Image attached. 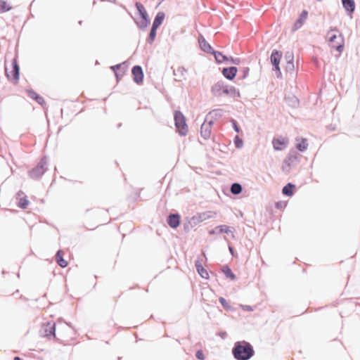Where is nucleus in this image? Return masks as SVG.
Returning a JSON list of instances; mask_svg holds the SVG:
<instances>
[{"label": "nucleus", "instance_id": "obj_20", "mask_svg": "<svg viewBox=\"0 0 360 360\" xmlns=\"http://www.w3.org/2000/svg\"><path fill=\"white\" fill-rule=\"evenodd\" d=\"M194 264L196 271L200 275V276L205 279H209V273L207 270L203 266L200 259L199 258L196 259L194 262Z\"/></svg>", "mask_w": 360, "mask_h": 360}, {"label": "nucleus", "instance_id": "obj_6", "mask_svg": "<svg viewBox=\"0 0 360 360\" xmlns=\"http://www.w3.org/2000/svg\"><path fill=\"white\" fill-rule=\"evenodd\" d=\"M48 158L46 155L43 156L37 165L28 171V176L33 180H39L47 171Z\"/></svg>", "mask_w": 360, "mask_h": 360}, {"label": "nucleus", "instance_id": "obj_50", "mask_svg": "<svg viewBox=\"0 0 360 360\" xmlns=\"http://www.w3.org/2000/svg\"><path fill=\"white\" fill-rule=\"evenodd\" d=\"M294 70H295L294 63H286L285 70L287 72H292Z\"/></svg>", "mask_w": 360, "mask_h": 360}, {"label": "nucleus", "instance_id": "obj_40", "mask_svg": "<svg viewBox=\"0 0 360 360\" xmlns=\"http://www.w3.org/2000/svg\"><path fill=\"white\" fill-rule=\"evenodd\" d=\"M294 53L292 51H287L285 53V59L287 63H294Z\"/></svg>", "mask_w": 360, "mask_h": 360}, {"label": "nucleus", "instance_id": "obj_31", "mask_svg": "<svg viewBox=\"0 0 360 360\" xmlns=\"http://www.w3.org/2000/svg\"><path fill=\"white\" fill-rule=\"evenodd\" d=\"M224 110L221 108H217L212 110L209 112V113L206 115V117L210 116V117H213L214 120H217L219 118L221 117L224 115ZM207 118H205V120Z\"/></svg>", "mask_w": 360, "mask_h": 360}, {"label": "nucleus", "instance_id": "obj_13", "mask_svg": "<svg viewBox=\"0 0 360 360\" xmlns=\"http://www.w3.org/2000/svg\"><path fill=\"white\" fill-rule=\"evenodd\" d=\"M198 44L201 51L206 53H209L214 57L216 56L218 51L215 50L210 44L206 41L205 38L201 34H200L198 37Z\"/></svg>", "mask_w": 360, "mask_h": 360}, {"label": "nucleus", "instance_id": "obj_29", "mask_svg": "<svg viewBox=\"0 0 360 360\" xmlns=\"http://www.w3.org/2000/svg\"><path fill=\"white\" fill-rule=\"evenodd\" d=\"M243 186L238 182H233L231 184L230 191L234 195L240 194L243 191Z\"/></svg>", "mask_w": 360, "mask_h": 360}, {"label": "nucleus", "instance_id": "obj_30", "mask_svg": "<svg viewBox=\"0 0 360 360\" xmlns=\"http://www.w3.org/2000/svg\"><path fill=\"white\" fill-rule=\"evenodd\" d=\"M285 101L288 105L292 108H297L300 105V100L294 95L285 97Z\"/></svg>", "mask_w": 360, "mask_h": 360}, {"label": "nucleus", "instance_id": "obj_35", "mask_svg": "<svg viewBox=\"0 0 360 360\" xmlns=\"http://www.w3.org/2000/svg\"><path fill=\"white\" fill-rule=\"evenodd\" d=\"M229 97L236 98L240 97V91L233 86L229 85Z\"/></svg>", "mask_w": 360, "mask_h": 360}, {"label": "nucleus", "instance_id": "obj_19", "mask_svg": "<svg viewBox=\"0 0 360 360\" xmlns=\"http://www.w3.org/2000/svg\"><path fill=\"white\" fill-rule=\"evenodd\" d=\"M341 3L347 15L351 17L356 8L354 0H341Z\"/></svg>", "mask_w": 360, "mask_h": 360}, {"label": "nucleus", "instance_id": "obj_46", "mask_svg": "<svg viewBox=\"0 0 360 360\" xmlns=\"http://www.w3.org/2000/svg\"><path fill=\"white\" fill-rule=\"evenodd\" d=\"M193 226H190L188 217H186L184 221V230L186 233H188Z\"/></svg>", "mask_w": 360, "mask_h": 360}, {"label": "nucleus", "instance_id": "obj_52", "mask_svg": "<svg viewBox=\"0 0 360 360\" xmlns=\"http://www.w3.org/2000/svg\"><path fill=\"white\" fill-rule=\"evenodd\" d=\"M215 121H216V120H214L213 117H211L210 120H209V122L207 124H205V125H210V128H212V127L214 125Z\"/></svg>", "mask_w": 360, "mask_h": 360}, {"label": "nucleus", "instance_id": "obj_64", "mask_svg": "<svg viewBox=\"0 0 360 360\" xmlns=\"http://www.w3.org/2000/svg\"><path fill=\"white\" fill-rule=\"evenodd\" d=\"M122 357H117V360H121Z\"/></svg>", "mask_w": 360, "mask_h": 360}, {"label": "nucleus", "instance_id": "obj_43", "mask_svg": "<svg viewBox=\"0 0 360 360\" xmlns=\"http://www.w3.org/2000/svg\"><path fill=\"white\" fill-rule=\"evenodd\" d=\"M187 72V70L184 66H180L177 68V70H174L173 74L176 76L177 74H179L180 76H184L185 72Z\"/></svg>", "mask_w": 360, "mask_h": 360}, {"label": "nucleus", "instance_id": "obj_61", "mask_svg": "<svg viewBox=\"0 0 360 360\" xmlns=\"http://www.w3.org/2000/svg\"><path fill=\"white\" fill-rule=\"evenodd\" d=\"M121 126H122V123H119V124H117V128H120Z\"/></svg>", "mask_w": 360, "mask_h": 360}, {"label": "nucleus", "instance_id": "obj_39", "mask_svg": "<svg viewBox=\"0 0 360 360\" xmlns=\"http://www.w3.org/2000/svg\"><path fill=\"white\" fill-rule=\"evenodd\" d=\"M233 143L235 145L236 148L240 149L243 146L244 141L238 135H236L233 138Z\"/></svg>", "mask_w": 360, "mask_h": 360}, {"label": "nucleus", "instance_id": "obj_14", "mask_svg": "<svg viewBox=\"0 0 360 360\" xmlns=\"http://www.w3.org/2000/svg\"><path fill=\"white\" fill-rule=\"evenodd\" d=\"M309 12L307 10L304 9L301 11V13L299 14L297 18L294 22L292 27H291V32H295L299 29H300L304 24L305 23L306 20L308 18Z\"/></svg>", "mask_w": 360, "mask_h": 360}, {"label": "nucleus", "instance_id": "obj_45", "mask_svg": "<svg viewBox=\"0 0 360 360\" xmlns=\"http://www.w3.org/2000/svg\"><path fill=\"white\" fill-rule=\"evenodd\" d=\"M287 205V202L283 200H278L275 202V207L278 210H283Z\"/></svg>", "mask_w": 360, "mask_h": 360}, {"label": "nucleus", "instance_id": "obj_34", "mask_svg": "<svg viewBox=\"0 0 360 360\" xmlns=\"http://www.w3.org/2000/svg\"><path fill=\"white\" fill-rule=\"evenodd\" d=\"M29 204H30V201L27 198V196L24 195L23 197L20 198V199L17 203V205L19 208H20L22 210H25L28 207Z\"/></svg>", "mask_w": 360, "mask_h": 360}, {"label": "nucleus", "instance_id": "obj_9", "mask_svg": "<svg viewBox=\"0 0 360 360\" xmlns=\"http://www.w3.org/2000/svg\"><path fill=\"white\" fill-rule=\"evenodd\" d=\"M211 92L215 97H219L222 95L229 96V84H225L222 80H219L212 86Z\"/></svg>", "mask_w": 360, "mask_h": 360}, {"label": "nucleus", "instance_id": "obj_4", "mask_svg": "<svg viewBox=\"0 0 360 360\" xmlns=\"http://www.w3.org/2000/svg\"><path fill=\"white\" fill-rule=\"evenodd\" d=\"M56 323L53 321H46L41 324L39 330V335L42 338H46L49 340H53L58 343L65 345L62 340L56 337Z\"/></svg>", "mask_w": 360, "mask_h": 360}, {"label": "nucleus", "instance_id": "obj_38", "mask_svg": "<svg viewBox=\"0 0 360 360\" xmlns=\"http://www.w3.org/2000/svg\"><path fill=\"white\" fill-rule=\"evenodd\" d=\"M240 72L241 75L238 77V79L239 80H243L248 77L249 72H250V68L248 67H243V68H240Z\"/></svg>", "mask_w": 360, "mask_h": 360}, {"label": "nucleus", "instance_id": "obj_18", "mask_svg": "<svg viewBox=\"0 0 360 360\" xmlns=\"http://www.w3.org/2000/svg\"><path fill=\"white\" fill-rule=\"evenodd\" d=\"M25 93L28 97H30L31 99H32L35 102H37L43 108H46L47 105H46V102L45 101L44 98L40 94H39L37 92H36L34 89H32V88L27 89L25 90Z\"/></svg>", "mask_w": 360, "mask_h": 360}, {"label": "nucleus", "instance_id": "obj_60", "mask_svg": "<svg viewBox=\"0 0 360 360\" xmlns=\"http://www.w3.org/2000/svg\"><path fill=\"white\" fill-rule=\"evenodd\" d=\"M82 22H83V21H82V20H79V21H78V24H79V25H82Z\"/></svg>", "mask_w": 360, "mask_h": 360}, {"label": "nucleus", "instance_id": "obj_62", "mask_svg": "<svg viewBox=\"0 0 360 360\" xmlns=\"http://www.w3.org/2000/svg\"><path fill=\"white\" fill-rule=\"evenodd\" d=\"M96 0H94V1H93V5H95V4H96Z\"/></svg>", "mask_w": 360, "mask_h": 360}, {"label": "nucleus", "instance_id": "obj_16", "mask_svg": "<svg viewBox=\"0 0 360 360\" xmlns=\"http://www.w3.org/2000/svg\"><path fill=\"white\" fill-rule=\"evenodd\" d=\"M181 221V217L178 212L169 213L166 218L167 224L173 229H176L179 226Z\"/></svg>", "mask_w": 360, "mask_h": 360}, {"label": "nucleus", "instance_id": "obj_27", "mask_svg": "<svg viewBox=\"0 0 360 360\" xmlns=\"http://www.w3.org/2000/svg\"><path fill=\"white\" fill-rule=\"evenodd\" d=\"M221 271L224 274L226 278L229 279L230 281L236 280V275L233 272L232 269L228 264H225L222 266Z\"/></svg>", "mask_w": 360, "mask_h": 360}, {"label": "nucleus", "instance_id": "obj_56", "mask_svg": "<svg viewBox=\"0 0 360 360\" xmlns=\"http://www.w3.org/2000/svg\"><path fill=\"white\" fill-rule=\"evenodd\" d=\"M20 299H21V300H24V301H27V300H28V299H27V297H25V296H23V295H20Z\"/></svg>", "mask_w": 360, "mask_h": 360}, {"label": "nucleus", "instance_id": "obj_1", "mask_svg": "<svg viewBox=\"0 0 360 360\" xmlns=\"http://www.w3.org/2000/svg\"><path fill=\"white\" fill-rule=\"evenodd\" d=\"M236 360H249L255 355L253 346L248 341H237L231 350Z\"/></svg>", "mask_w": 360, "mask_h": 360}, {"label": "nucleus", "instance_id": "obj_57", "mask_svg": "<svg viewBox=\"0 0 360 360\" xmlns=\"http://www.w3.org/2000/svg\"><path fill=\"white\" fill-rule=\"evenodd\" d=\"M13 360H22V359L17 356L13 358Z\"/></svg>", "mask_w": 360, "mask_h": 360}, {"label": "nucleus", "instance_id": "obj_54", "mask_svg": "<svg viewBox=\"0 0 360 360\" xmlns=\"http://www.w3.org/2000/svg\"><path fill=\"white\" fill-rule=\"evenodd\" d=\"M21 195H24V193L20 190L18 192H17V193L15 195L16 198H19L20 199V198H22Z\"/></svg>", "mask_w": 360, "mask_h": 360}, {"label": "nucleus", "instance_id": "obj_17", "mask_svg": "<svg viewBox=\"0 0 360 360\" xmlns=\"http://www.w3.org/2000/svg\"><path fill=\"white\" fill-rule=\"evenodd\" d=\"M219 70L224 77L229 81H233L238 72V68L236 66L224 67Z\"/></svg>", "mask_w": 360, "mask_h": 360}, {"label": "nucleus", "instance_id": "obj_36", "mask_svg": "<svg viewBox=\"0 0 360 360\" xmlns=\"http://www.w3.org/2000/svg\"><path fill=\"white\" fill-rule=\"evenodd\" d=\"M12 9V6H10L6 1L0 0V13H6Z\"/></svg>", "mask_w": 360, "mask_h": 360}, {"label": "nucleus", "instance_id": "obj_42", "mask_svg": "<svg viewBox=\"0 0 360 360\" xmlns=\"http://www.w3.org/2000/svg\"><path fill=\"white\" fill-rule=\"evenodd\" d=\"M272 71L275 72L276 76L278 79H281L283 77L280 65H275L272 66Z\"/></svg>", "mask_w": 360, "mask_h": 360}, {"label": "nucleus", "instance_id": "obj_53", "mask_svg": "<svg viewBox=\"0 0 360 360\" xmlns=\"http://www.w3.org/2000/svg\"><path fill=\"white\" fill-rule=\"evenodd\" d=\"M219 336L221 337L222 339H225L227 336V333L226 331H221L219 333Z\"/></svg>", "mask_w": 360, "mask_h": 360}, {"label": "nucleus", "instance_id": "obj_2", "mask_svg": "<svg viewBox=\"0 0 360 360\" xmlns=\"http://www.w3.org/2000/svg\"><path fill=\"white\" fill-rule=\"evenodd\" d=\"M328 46L339 52L340 55L345 49V38L337 27H330L327 32Z\"/></svg>", "mask_w": 360, "mask_h": 360}, {"label": "nucleus", "instance_id": "obj_55", "mask_svg": "<svg viewBox=\"0 0 360 360\" xmlns=\"http://www.w3.org/2000/svg\"><path fill=\"white\" fill-rule=\"evenodd\" d=\"M65 323H66V325H67V326H68L70 328H71L74 329V327H73V326H72V323H70V322H66Z\"/></svg>", "mask_w": 360, "mask_h": 360}, {"label": "nucleus", "instance_id": "obj_32", "mask_svg": "<svg viewBox=\"0 0 360 360\" xmlns=\"http://www.w3.org/2000/svg\"><path fill=\"white\" fill-rule=\"evenodd\" d=\"M219 302L226 311H235V309L230 304L229 302L224 297H219Z\"/></svg>", "mask_w": 360, "mask_h": 360}, {"label": "nucleus", "instance_id": "obj_23", "mask_svg": "<svg viewBox=\"0 0 360 360\" xmlns=\"http://www.w3.org/2000/svg\"><path fill=\"white\" fill-rule=\"evenodd\" d=\"M283 57V53L281 51L277 49H273L270 55V63L272 66L280 65L281 60Z\"/></svg>", "mask_w": 360, "mask_h": 360}, {"label": "nucleus", "instance_id": "obj_33", "mask_svg": "<svg viewBox=\"0 0 360 360\" xmlns=\"http://www.w3.org/2000/svg\"><path fill=\"white\" fill-rule=\"evenodd\" d=\"M156 37H157V30H154L153 28H150V32L148 34V37L146 38V43L150 44V45H152L155 39H156Z\"/></svg>", "mask_w": 360, "mask_h": 360}, {"label": "nucleus", "instance_id": "obj_26", "mask_svg": "<svg viewBox=\"0 0 360 360\" xmlns=\"http://www.w3.org/2000/svg\"><path fill=\"white\" fill-rule=\"evenodd\" d=\"M64 252L62 250H58L56 253V259L58 265L61 268H65L68 265V262L63 258Z\"/></svg>", "mask_w": 360, "mask_h": 360}, {"label": "nucleus", "instance_id": "obj_37", "mask_svg": "<svg viewBox=\"0 0 360 360\" xmlns=\"http://www.w3.org/2000/svg\"><path fill=\"white\" fill-rule=\"evenodd\" d=\"M229 122L231 124V127H232L233 129L237 134H240V133L243 132V131H242L240 127L239 126L238 122L235 119H233V117H230L229 120Z\"/></svg>", "mask_w": 360, "mask_h": 360}, {"label": "nucleus", "instance_id": "obj_25", "mask_svg": "<svg viewBox=\"0 0 360 360\" xmlns=\"http://www.w3.org/2000/svg\"><path fill=\"white\" fill-rule=\"evenodd\" d=\"M296 141H298L295 145L296 149L300 153L305 152L308 148L307 139L304 137H297L296 138Z\"/></svg>", "mask_w": 360, "mask_h": 360}, {"label": "nucleus", "instance_id": "obj_3", "mask_svg": "<svg viewBox=\"0 0 360 360\" xmlns=\"http://www.w3.org/2000/svg\"><path fill=\"white\" fill-rule=\"evenodd\" d=\"M135 7L138 18H133L134 22L140 30L144 31L150 24V18L146 8L141 3L136 2Z\"/></svg>", "mask_w": 360, "mask_h": 360}, {"label": "nucleus", "instance_id": "obj_58", "mask_svg": "<svg viewBox=\"0 0 360 360\" xmlns=\"http://www.w3.org/2000/svg\"><path fill=\"white\" fill-rule=\"evenodd\" d=\"M140 288V287H139V285H136L135 287H131V288H129V290H132V289H134V288Z\"/></svg>", "mask_w": 360, "mask_h": 360}, {"label": "nucleus", "instance_id": "obj_15", "mask_svg": "<svg viewBox=\"0 0 360 360\" xmlns=\"http://www.w3.org/2000/svg\"><path fill=\"white\" fill-rule=\"evenodd\" d=\"M289 143V139L287 136H279L274 137L272 140L273 148L275 150L281 151L287 148Z\"/></svg>", "mask_w": 360, "mask_h": 360}, {"label": "nucleus", "instance_id": "obj_12", "mask_svg": "<svg viewBox=\"0 0 360 360\" xmlns=\"http://www.w3.org/2000/svg\"><path fill=\"white\" fill-rule=\"evenodd\" d=\"M132 80L138 85H141L143 82L144 73L143 68L140 65H135L131 68Z\"/></svg>", "mask_w": 360, "mask_h": 360}, {"label": "nucleus", "instance_id": "obj_47", "mask_svg": "<svg viewBox=\"0 0 360 360\" xmlns=\"http://www.w3.org/2000/svg\"><path fill=\"white\" fill-rule=\"evenodd\" d=\"M195 357L198 360H205V356L204 354L203 351L201 350V349L197 350L196 352H195Z\"/></svg>", "mask_w": 360, "mask_h": 360}, {"label": "nucleus", "instance_id": "obj_44", "mask_svg": "<svg viewBox=\"0 0 360 360\" xmlns=\"http://www.w3.org/2000/svg\"><path fill=\"white\" fill-rule=\"evenodd\" d=\"M189 221H190V226L194 227L196 225H198L199 223H200L199 219L198 218V216L197 214L196 215H194L191 218H188Z\"/></svg>", "mask_w": 360, "mask_h": 360}, {"label": "nucleus", "instance_id": "obj_8", "mask_svg": "<svg viewBox=\"0 0 360 360\" xmlns=\"http://www.w3.org/2000/svg\"><path fill=\"white\" fill-rule=\"evenodd\" d=\"M214 60L217 64L231 63L235 65H239L241 63V58L225 55L222 51H217L214 56Z\"/></svg>", "mask_w": 360, "mask_h": 360}, {"label": "nucleus", "instance_id": "obj_48", "mask_svg": "<svg viewBox=\"0 0 360 360\" xmlns=\"http://www.w3.org/2000/svg\"><path fill=\"white\" fill-rule=\"evenodd\" d=\"M228 248H229V253L231 254V255L233 257L237 258L238 255L237 252L235 250V249L233 248V247L230 243H229Z\"/></svg>", "mask_w": 360, "mask_h": 360}, {"label": "nucleus", "instance_id": "obj_51", "mask_svg": "<svg viewBox=\"0 0 360 360\" xmlns=\"http://www.w3.org/2000/svg\"><path fill=\"white\" fill-rule=\"evenodd\" d=\"M240 307L246 311H253V307L250 305H247V304H241L240 305Z\"/></svg>", "mask_w": 360, "mask_h": 360}, {"label": "nucleus", "instance_id": "obj_63", "mask_svg": "<svg viewBox=\"0 0 360 360\" xmlns=\"http://www.w3.org/2000/svg\"><path fill=\"white\" fill-rule=\"evenodd\" d=\"M175 81H176V82H181V80H180V79H175Z\"/></svg>", "mask_w": 360, "mask_h": 360}, {"label": "nucleus", "instance_id": "obj_11", "mask_svg": "<svg viewBox=\"0 0 360 360\" xmlns=\"http://www.w3.org/2000/svg\"><path fill=\"white\" fill-rule=\"evenodd\" d=\"M235 231L236 230L233 227L229 226L226 224H220V225L216 226L213 229H210L208 231V234L210 236H212V235H215V234L231 233L232 237L234 238Z\"/></svg>", "mask_w": 360, "mask_h": 360}, {"label": "nucleus", "instance_id": "obj_41", "mask_svg": "<svg viewBox=\"0 0 360 360\" xmlns=\"http://www.w3.org/2000/svg\"><path fill=\"white\" fill-rule=\"evenodd\" d=\"M210 213V212L198 213L197 216H198V218L199 219L200 221L202 222V221L209 219L211 217Z\"/></svg>", "mask_w": 360, "mask_h": 360}, {"label": "nucleus", "instance_id": "obj_59", "mask_svg": "<svg viewBox=\"0 0 360 360\" xmlns=\"http://www.w3.org/2000/svg\"><path fill=\"white\" fill-rule=\"evenodd\" d=\"M7 274V271H6L5 270H2V271H1V274H2V275H4V274Z\"/></svg>", "mask_w": 360, "mask_h": 360}, {"label": "nucleus", "instance_id": "obj_24", "mask_svg": "<svg viewBox=\"0 0 360 360\" xmlns=\"http://www.w3.org/2000/svg\"><path fill=\"white\" fill-rule=\"evenodd\" d=\"M129 65V63L128 60H124L120 63L114 65L110 66V70L112 72L119 71L120 72H122L125 74Z\"/></svg>", "mask_w": 360, "mask_h": 360}, {"label": "nucleus", "instance_id": "obj_5", "mask_svg": "<svg viewBox=\"0 0 360 360\" xmlns=\"http://www.w3.org/2000/svg\"><path fill=\"white\" fill-rule=\"evenodd\" d=\"M174 121L176 133L180 136H186L188 132V127L186 122V117L180 110L174 111Z\"/></svg>", "mask_w": 360, "mask_h": 360}, {"label": "nucleus", "instance_id": "obj_7", "mask_svg": "<svg viewBox=\"0 0 360 360\" xmlns=\"http://www.w3.org/2000/svg\"><path fill=\"white\" fill-rule=\"evenodd\" d=\"M18 56L15 54L11 60V70L8 71L6 65H5V75L7 79L13 84H18L20 80V69L18 64Z\"/></svg>", "mask_w": 360, "mask_h": 360}, {"label": "nucleus", "instance_id": "obj_21", "mask_svg": "<svg viewBox=\"0 0 360 360\" xmlns=\"http://www.w3.org/2000/svg\"><path fill=\"white\" fill-rule=\"evenodd\" d=\"M165 18V12H163V11L158 12L157 14L155 15L154 19H153V23H152V26H151L150 28H153V29L156 30L158 31L159 27L163 23Z\"/></svg>", "mask_w": 360, "mask_h": 360}, {"label": "nucleus", "instance_id": "obj_28", "mask_svg": "<svg viewBox=\"0 0 360 360\" xmlns=\"http://www.w3.org/2000/svg\"><path fill=\"white\" fill-rule=\"evenodd\" d=\"M212 133V128L210 125H205V121L201 124L200 135L205 139H208Z\"/></svg>", "mask_w": 360, "mask_h": 360}, {"label": "nucleus", "instance_id": "obj_10", "mask_svg": "<svg viewBox=\"0 0 360 360\" xmlns=\"http://www.w3.org/2000/svg\"><path fill=\"white\" fill-rule=\"evenodd\" d=\"M294 160L300 161L299 155L297 151L290 150L283 161L282 170L288 173L290 172V168Z\"/></svg>", "mask_w": 360, "mask_h": 360}, {"label": "nucleus", "instance_id": "obj_22", "mask_svg": "<svg viewBox=\"0 0 360 360\" xmlns=\"http://www.w3.org/2000/svg\"><path fill=\"white\" fill-rule=\"evenodd\" d=\"M296 185L292 182L287 183L282 188V194L286 197H292L296 192Z\"/></svg>", "mask_w": 360, "mask_h": 360}, {"label": "nucleus", "instance_id": "obj_49", "mask_svg": "<svg viewBox=\"0 0 360 360\" xmlns=\"http://www.w3.org/2000/svg\"><path fill=\"white\" fill-rule=\"evenodd\" d=\"M113 73L115 75L117 83L120 82V81L122 79L123 76L124 75V74H123L122 72H120L119 71L113 72Z\"/></svg>", "mask_w": 360, "mask_h": 360}]
</instances>
